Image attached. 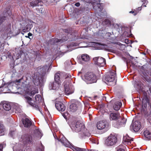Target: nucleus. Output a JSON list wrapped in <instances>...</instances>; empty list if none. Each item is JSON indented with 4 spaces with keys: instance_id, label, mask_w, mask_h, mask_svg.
<instances>
[{
    "instance_id": "b1692460",
    "label": "nucleus",
    "mask_w": 151,
    "mask_h": 151,
    "mask_svg": "<svg viewBox=\"0 0 151 151\" xmlns=\"http://www.w3.org/2000/svg\"><path fill=\"white\" fill-rule=\"evenodd\" d=\"M22 122L25 127L29 128L32 125L31 121L28 118H26L24 119H23Z\"/></svg>"
},
{
    "instance_id": "2f4dec72",
    "label": "nucleus",
    "mask_w": 151,
    "mask_h": 151,
    "mask_svg": "<svg viewBox=\"0 0 151 151\" xmlns=\"http://www.w3.org/2000/svg\"><path fill=\"white\" fill-rule=\"evenodd\" d=\"M5 127L3 123L0 121V136L4 135L5 134Z\"/></svg>"
},
{
    "instance_id": "338daca9",
    "label": "nucleus",
    "mask_w": 151,
    "mask_h": 151,
    "mask_svg": "<svg viewBox=\"0 0 151 151\" xmlns=\"http://www.w3.org/2000/svg\"><path fill=\"white\" fill-rule=\"evenodd\" d=\"M124 61L125 62H126L127 65V62L126 61V60H127L125 58H124Z\"/></svg>"
},
{
    "instance_id": "774afa93",
    "label": "nucleus",
    "mask_w": 151,
    "mask_h": 151,
    "mask_svg": "<svg viewBox=\"0 0 151 151\" xmlns=\"http://www.w3.org/2000/svg\"><path fill=\"white\" fill-rule=\"evenodd\" d=\"M106 96H104L103 97V100H106Z\"/></svg>"
},
{
    "instance_id": "de8ad7c7",
    "label": "nucleus",
    "mask_w": 151,
    "mask_h": 151,
    "mask_svg": "<svg viewBox=\"0 0 151 151\" xmlns=\"http://www.w3.org/2000/svg\"><path fill=\"white\" fill-rule=\"evenodd\" d=\"M124 42L125 43L127 44H128L129 43H132V42L131 41H129L128 39H125L124 40Z\"/></svg>"
},
{
    "instance_id": "ea45409f",
    "label": "nucleus",
    "mask_w": 151,
    "mask_h": 151,
    "mask_svg": "<svg viewBox=\"0 0 151 151\" xmlns=\"http://www.w3.org/2000/svg\"><path fill=\"white\" fill-rule=\"evenodd\" d=\"M147 65H144L142 67H141V70L144 72L146 73L147 72Z\"/></svg>"
},
{
    "instance_id": "e433bc0d",
    "label": "nucleus",
    "mask_w": 151,
    "mask_h": 151,
    "mask_svg": "<svg viewBox=\"0 0 151 151\" xmlns=\"http://www.w3.org/2000/svg\"><path fill=\"white\" fill-rule=\"evenodd\" d=\"M35 99L36 101L39 102H40L42 100V98L40 95L37 94L35 96Z\"/></svg>"
},
{
    "instance_id": "f03ea898",
    "label": "nucleus",
    "mask_w": 151,
    "mask_h": 151,
    "mask_svg": "<svg viewBox=\"0 0 151 151\" xmlns=\"http://www.w3.org/2000/svg\"><path fill=\"white\" fill-rule=\"evenodd\" d=\"M69 125L73 132H80L79 136L80 138H85L87 137L90 136L91 135V134L87 129L85 128L84 124L78 121L72 122Z\"/></svg>"
},
{
    "instance_id": "ddd939ff",
    "label": "nucleus",
    "mask_w": 151,
    "mask_h": 151,
    "mask_svg": "<svg viewBox=\"0 0 151 151\" xmlns=\"http://www.w3.org/2000/svg\"><path fill=\"white\" fill-rule=\"evenodd\" d=\"M95 64L100 67H103L106 64V60L101 57H96L93 58Z\"/></svg>"
},
{
    "instance_id": "a18cd8bd",
    "label": "nucleus",
    "mask_w": 151,
    "mask_h": 151,
    "mask_svg": "<svg viewBox=\"0 0 151 151\" xmlns=\"http://www.w3.org/2000/svg\"><path fill=\"white\" fill-rule=\"evenodd\" d=\"M4 114V111L3 109L0 108V116H3Z\"/></svg>"
},
{
    "instance_id": "f8f14e48",
    "label": "nucleus",
    "mask_w": 151,
    "mask_h": 151,
    "mask_svg": "<svg viewBox=\"0 0 151 151\" xmlns=\"http://www.w3.org/2000/svg\"><path fill=\"white\" fill-rule=\"evenodd\" d=\"M116 73L115 71L112 70L107 73V75L105 77V79L108 82H111L115 80Z\"/></svg>"
},
{
    "instance_id": "5fc2aeb1",
    "label": "nucleus",
    "mask_w": 151,
    "mask_h": 151,
    "mask_svg": "<svg viewBox=\"0 0 151 151\" xmlns=\"http://www.w3.org/2000/svg\"><path fill=\"white\" fill-rule=\"evenodd\" d=\"M8 58H10V59H11V60H12V59L14 60L13 57V56H12V55H11L10 54H8Z\"/></svg>"
},
{
    "instance_id": "c756f323",
    "label": "nucleus",
    "mask_w": 151,
    "mask_h": 151,
    "mask_svg": "<svg viewBox=\"0 0 151 151\" xmlns=\"http://www.w3.org/2000/svg\"><path fill=\"white\" fill-rule=\"evenodd\" d=\"M122 105V104L121 102L119 101L116 102L113 106L114 109L116 111L118 110Z\"/></svg>"
},
{
    "instance_id": "6e6552de",
    "label": "nucleus",
    "mask_w": 151,
    "mask_h": 151,
    "mask_svg": "<svg viewBox=\"0 0 151 151\" xmlns=\"http://www.w3.org/2000/svg\"><path fill=\"white\" fill-rule=\"evenodd\" d=\"M21 79H19L16 80L15 82H12L9 83V88H10V93H18L17 90L20 88V87L19 86L18 84L20 82Z\"/></svg>"
},
{
    "instance_id": "a878e982",
    "label": "nucleus",
    "mask_w": 151,
    "mask_h": 151,
    "mask_svg": "<svg viewBox=\"0 0 151 151\" xmlns=\"http://www.w3.org/2000/svg\"><path fill=\"white\" fill-rule=\"evenodd\" d=\"M13 108L15 113H21L22 112L21 107L17 104H15L14 105Z\"/></svg>"
},
{
    "instance_id": "37998d69",
    "label": "nucleus",
    "mask_w": 151,
    "mask_h": 151,
    "mask_svg": "<svg viewBox=\"0 0 151 151\" xmlns=\"http://www.w3.org/2000/svg\"><path fill=\"white\" fill-rule=\"evenodd\" d=\"M15 133L16 132L14 131H11L9 133V135L11 137L14 138V137L15 136Z\"/></svg>"
},
{
    "instance_id": "864d4df0",
    "label": "nucleus",
    "mask_w": 151,
    "mask_h": 151,
    "mask_svg": "<svg viewBox=\"0 0 151 151\" xmlns=\"http://www.w3.org/2000/svg\"><path fill=\"white\" fill-rule=\"evenodd\" d=\"M4 144H0V151H2Z\"/></svg>"
},
{
    "instance_id": "6ab92c4d",
    "label": "nucleus",
    "mask_w": 151,
    "mask_h": 151,
    "mask_svg": "<svg viewBox=\"0 0 151 151\" xmlns=\"http://www.w3.org/2000/svg\"><path fill=\"white\" fill-rule=\"evenodd\" d=\"M60 82L55 81L50 83L49 86V88L50 90H57L59 88Z\"/></svg>"
},
{
    "instance_id": "c03bdc74",
    "label": "nucleus",
    "mask_w": 151,
    "mask_h": 151,
    "mask_svg": "<svg viewBox=\"0 0 151 151\" xmlns=\"http://www.w3.org/2000/svg\"><path fill=\"white\" fill-rule=\"evenodd\" d=\"M141 1L142 2H143L142 5V6H144L146 7V5L148 3V1H147V0H141Z\"/></svg>"
},
{
    "instance_id": "8fccbe9b",
    "label": "nucleus",
    "mask_w": 151,
    "mask_h": 151,
    "mask_svg": "<svg viewBox=\"0 0 151 151\" xmlns=\"http://www.w3.org/2000/svg\"><path fill=\"white\" fill-rule=\"evenodd\" d=\"M76 44L74 42H72L68 46V48H69L70 46H76Z\"/></svg>"
},
{
    "instance_id": "1a4fd4ad",
    "label": "nucleus",
    "mask_w": 151,
    "mask_h": 151,
    "mask_svg": "<svg viewBox=\"0 0 151 151\" xmlns=\"http://www.w3.org/2000/svg\"><path fill=\"white\" fill-rule=\"evenodd\" d=\"M117 141V137L114 135L110 134L105 141V144L108 146H111L115 145Z\"/></svg>"
},
{
    "instance_id": "58836bf2",
    "label": "nucleus",
    "mask_w": 151,
    "mask_h": 151,
    "mask_svg": "<svg viewBox=\"0 0 151 151\" xmlns=\"http://www.w3.org/2000/svg\"><path fill=\"white\" fill-rule=\"evenodd\" d=\"M86 150V149L85 148H79L78 147H76L74 148V151H85Z\"/></svg>"
},
{
    "instance_id": "6e6d98bb",
    "label": "nucleus",
    "mask_w": 151,
    "mask_h": 151,
    "mask_svg": "<svg viewBox=\"0 0 151 151\" xmlns=\"http://www.w3.org/2000/svg\"><path fill=\"white\" fill-rule=\"evenodd\" d=\"M38 58V60H39L40 59V55L38 53V52H37L36 53V58Z\"/></svg>"
},
{
    "instance_id": "a19ab883",
    "label": "nucleus",
    "mask_w": 151,
    "mask_h": 151,
    "mask_svg": "<svg viewBox=\"0 0 151 151\" xmlns=\"http://www.w3.org/2000/svg\"><path fill=\"white\" fill-rule=\"evenodd\" d=\"M69 114L66 111L64 113H62V115L64 118L66 119H67V116H68Z\"/></svg>"
},
{
    "instance_id": "72a5a7b5",
    "label": "nucleus",
    "mask_w": 151,
    "mask_h": 151,
    "mask_svg": "<svg viewBox=\"0 0 151 151\" xmlns=\"http://www.w3.org/2000/svg\"><path fill=\"white\" fill-rule=\"evenodd\" d=\"M102 24L104 26H109L110 25L111 22L109 19H105L102 22Z\"/></svg>"
},
{
    "instance_id": "680f3d73",
    "label": "nucleus",
    "mask_w": 151,
    "mask_h": 151,
    "mask_svg": "<svg viewBox=\"0 0 151 151\" xmlns=\"http://www.w3.org/2000/svg\"><path fill=\"white\" fill-rule=\"evenodd\" d=\"M32 35V34L31 33H29L28 34V36H26L27 37H29V39H31V38L30 37V36H31Z\"/></svg>"
},
{
    "instance_id": "473e14b6",
    "label": "nucleus",
    "mask_w": 151,
    "mask_h": 151,
    "mask_svg": "<svg viewBox=\"0 0 151 151\" xmlns=\"http://www.w3.org/2000/svg\"><path fill=\"white\" fill-rule=\"evenodd\" d=\"M145 137L148 139L149 140L151 138V132L148 130H146L144 132Z\"/></svg>"
},
{
    "instance_id": "9b49d317",
    "label": "nucleus",
    "mask_w": 151,
    "mask_h": 151,
    "mask_svg": "<svg viewBox=\"0 0 151 151\" xmlns=\"http://www.w3.org/2000/svg\"><path fill=\"white\" fill-rule=\"evenodd\" d=\"M44 79L42 77L35 73L32 75V80L35 86H38L40 84V82H43Z\"/></svg>"
},
{
    "instance_id": "5701e85b",
    "label": "nucleus",
    "mask_w": 151,
    "mask_h": 151,
    "mask_svg": "<svg viewBox=\"0 0 151 151\" xmlns=\"http://www.w3.org/2000/svg\"><path fill=\"white\" fill-rule=\"evenodd\" d=\"M126 135L127 136L124 137L122 142L125 145H130L132 141H133V140L132 139H130L131 138L129 137L127 134Z\"/></svg>"
},
{
    "instance_id": "bb28decb",
    "label": "nucleus",
    "mask_w": 151,
    "mask_h": 151,
    "mask_svg": "<svg viewBox=\"0 0 151 151\" xmlns=\"http://www.w3.org/2000/svg\"><path fill=\"white\" fill-rule=\"evenodd\" d=\"M120 117H122L121 116H119V114L118 113H111L110 115V118L111 120H116V119H118Z\"/></svg>"
},
{
    "instance_id": "4468645a",
    "label": "nucleus",
    "mask_w": 151,
    "mask_h": 151,
    "mask_svg": "<svg viewBox=\"0 0 151 151\" xmlns=\"http://www.w3.org/2000/svg\"><path fill=\"white\" fill-rule=\"evenodd\" d=\"M9 83H6L4 82H3L1 86L0 87V94L2 93V92L3 93H10V88H9Z\"/></svg>"
},
{
    "instance_id": "7c9ffc66",
    "label": "nucleus",
    "mask_w": 151,
    "mask_h": 151,
    "mask_svg": "<svg viewBox=\"0 0 151 151\" xmlns=\"http://www.w3.org/2000/svg\"><path fill=\"white\" fill-rule=\"evenodd\" d=\"M32 76L30 73H27L25 76H23L22 78L25 81H30L32 79Z\"/></svg>"
},
{
    "instance_id": "09e8293b",
    "label": "nucleus",
    "mask_w": 151,
    "mask_h": 151,
    "mask_svg": "<svg viewBox=\"0 0 151 151\" xmlns=\"http://www.w3.org/2000/svg\"><path fill=\"white\" fill-rule=\"evenodd\" d=\"M83 72H82L81 71H79L78 72V76L79 77H80L81 78H82V79H83L82 76H83Z\"/></svg>"
},
{
    "instance_id": "aec40b11",
    "label": "nucleus",
    "mask_w": 151,
    "mask_h": 151,
    "mask_svg": "<svg viewBox=\"0 0 151 151\" xmlns=\"http://www.w3.org/2000/svg\"><path fill=\"white\" fill-rule=\"evenodd\" d=\"M55 106L56 109L59 111H63L65 109V106L62 102L58 101L55 104Z\"/></svg>"
},
{
    "instance_id": "79ce46f5",
    "label": "nucleus",
    "mask_w": 151,
    "mask_h": 151,
    "mask_svg": "<svg viewBox=\"0 0 151 151\" xmlns=\"http://www.w3.org/2000/svg\"><path fill=\"white\" fill-rule=\"evenodd\" d=\"M38 93V90H34L32 91L29 93V95L31 96L32 97L36 93Z\"/></svg>"
},
{
    "instance_id": "f704fd0d",
    "label": "nucleus",
    "mask_w": 151,
    "mask_h": 151,
    "mask_svg": "<svg viewBox=\"0 0 151 151\" xmlns=\"http://www.w3.org/2000/svg\"><path fill=\"white\" fill-rule=\"evenodd\" d=\"M81 58L82 60L87 62L89 60V57L88 55L87 54H83L82 55Z\"/></svg>"
},
{
    "instance_id": "0eeeda50",
    "label": "nucleus",
    "mask_w": 151,
    "mask_h": 151,
    "mask_svg": "<svg viewBox=\"0 0 151 151\" xmlns=\"http://www.w3.org/2000/svg\"><path fill=\"white\" fill-rule=\"evenodd\" d=\"M84 81L87 84L96 83L97 81L96 76L92 72H88L85 75Z\"/></svg>"
},
{
    "instance_id": "7ed1b4c3",
    "label": "nucleus",
    "mask_w": 151,
    "mask_h": 151,
    "mask_svg": "<svg viewBox=\"0 0 151 151\" xmlns=\"http://www.w3.org/2000/svg\"><path fill=\"white\" fill-rule=\"evenodd\" d=\"M43 135L38 129H36L32 132L29 131V134H27L22 135L19 139L20 141L23 142L24 145H27L28 144L33 143L32 138H41Z\"/></svg>"
},
{
    "instance_id": "20e7f679",
    "label": "nucleus",
    "mask_w": 151,
    "mask_h": 151,
    "mask_svg": "<svg viewBox=\"0 0 151 151\" xmlns=\"http://www.w3.org/2000/svg\"><path fill=\"white\" fill-rule=\"evenodd\" d=\"M87 3L91 4L93 8L95 10L96 15L101 18L104 17L106 15L105 11L103 10V4L97 3V0H85Z\"/></svg>"
},
{
    "instance_id": "9d476101",
    "label": "nucleus",
    "mask_w": 151,
    "mask_h": 151,
    "mask_svg": "<svg viewBox=\"0 0 151 151\" xmlns=\"http://www.w3.org/2000/svg\"><path fill=\"white\" fill-rule=\"evenodd\" d=\"M127 119L123 117H120L117 121L114 122L113 125V126L117 128L124 126L126 122Z\"/></svg>"
},
{
    "instance_id": "c9c22d12",
    "label": "nucleus",
    "mask_w": 151,
    "mask_h": 151,
    "mask_svg": "<svg viewBox=\"0 0 151 151\" xmlns=\"http://www.w3.org/2000/svg\"><path fill=\"white\" fill-rule=\"evenodd\" d=\"M60 74L59 73H57L55 74L54 77V81L57 82H60Z\"/></svg>"
},
{
    "instance_id": "a211bd4d",
    "label": "nucleus",
    "mask_w": 151,
    "mask_h": 151,
    "mask_svg": "<svg viewBox=\"0 0 151 151\" xmlns=\"http://www.w3.org/2000/svg\"><path fill=\"white\" fill-rule=\"evenodd\" d=\"M26 102L34 108L36 110L39 111L41 113V111L40 107L37 104L36 105L35 103L32 102V99L29 96L25 97Z\"/></svg>"
},
{
    "instance_id": "412c9836",
    "label": "nucleus",
    "mask_w": 151,
    "mask_h": 151,
    "mask_svg": "<svg viewBox=\"0 0 151 151\" xmlns=\"http://www.w3.org/2000/svg\"><path fill=\"white\" fill-rule=\"evenodd\" d=\"M79 106H81V103L78 101H76L75 103H72L70 106V111L72 112H74L76 111L78 107Z\"/></svg>"
},
{
    "instance_id": "f3484780",
    "label": "nucleus",
    "mask_w": 151,
    "mask_h": 151,
    "mask_svg": "<svg viewBox=\"0 0 151 151\" xmlns=\"http://www.w3.org/2000/svg\"><path fill=\"white\" fill-rule=\"evenodd\" d=\"M57 139L58 141L60 142L63 145L67 147H70L71 146V144L63 136H61L59 138H57Z\"/></svg>"
},
{
    "instance_id": "4c0bfd02",
    "label": "nucleus",
    "mask_w": 151,
    "mask_h": 151,
    "mask_svg": "<svg viewBox=\"0 0 151 151\" xmlns=\"http://www.w3.org/2000/svg\"><path fill=\"white\" fill-rule=\"evenodd\" d=\"M142 9V6L140 7H139L137 8L134 9L135 13L134 14V15L135 16L136 15H137V14Z\"/></svg>"
},
{
    "instance_id": "e2e57ef3",
    "label": "nucleus",
    "mask_w": 151,
    "mask_h": 151,
    "mask_svg": "<svg viewBox=\"0 0 151 151\" xmlns=\"http://www.w3.org/2000/svg\"><path fill=\"white\" fill-rule=\"evenodd\" d=\"M71 76V75L68 74L67 75V76L65 78H70Z\"/></svg>"
},
{
    "instance_id": "4d7b16f0",
    "label": "nucleus",
    "mask_w": 151,
    "mask_h": 151,
    "mask_svg": "<svg viewBox=\"0 0 151 151\" xmlns=\"http://www.w3.org/2000/svg\"><path fill=\"white\" fill-rule=\"evenodd\" d=\"M117 151H124V150L123 149L121 148H119V147H118V150Z\"/></svg>"
},
{
    "instance_id": "cd10ccee",
    "label": "nucleus",
    "mask_w": 151,
    "mask_h": 151,
    "mask_svg": "<svg viewBox=\"0 0 151 151\" xmlns=\"http://www.w3.org/2000/svg\"><path fill=\"white\" fill-rule=\"evenodd\" d=\"M11 107L10 104L8 103L5 102L3 104V108L4 110L9 111L11 109Z\"/></svg>"
},
{
    "instance_id": "423d86ee",
    "label": "nucleus",
    "mask_w": 151,
    "mask_h": 151,
    "mask_svg": "<svg viewBox=\"0 0 151 151\" xmlns=\"http://www.w3.org/2000/svg\"><path fill=\"white\" fill-rule=\"evenodd\" d=\"M50 69V66L48 67L47 65L43 66H40L37 68V72L36 73L45 78V76L49 73Z\"/></svg>"
},
{
    "instance_id": "2eb2a0df",
    "label": "nucleus",
    "mask_w": 151,
    "mask_h": 151,
    "mask_svg": "<svg viewBox=\"0 0 151 151\" xmlns=\"http://www.w3.org/2000/svg\"><path fill=\"white\" fill-rule=\"evenodd\" d=\"M65 91L66 95L72 94L74 91V87L71 84L67 83L64 84Z\"/></svg>"
},
{
    "instance_id": "49530a36",
    "label": "nucleus",
    "mask_w": 151,
    "mask_h": 151,
    "mask_svg": "<svg viewBox=\"0 0 151 151\" xmlns=\"http://www.w3.org/2000/svg\"><path fill=\"white\" fill-rule=\"evenodd\" d=\"M6 17H0V25L5 19Z\"/></svg>"
},
{
    "instance_id": "f257e3e1",
    "label": "nucleus",
    "mask_w": 151,
    "mask_h": 151,
    "mask_svg": "<svg viewBox=\"0 0 151 151\" xmlns=\"http://www.w3.org/2000/svg\"><path fill=\"white\" fill-rule=\"evenodd\" d=\"M133 84L134 87L138 91H142L144 93V96L142 99V107L146 108L147 106H150L149 110L150 112L147 116V119L149 122L151 124V104L150 103L149 99L147 97L145 91H143V87L142 86L141 82L138 81H133Z\"/></svg>"
},
{
    "instance_id": "0e129e2a",
    "label": "nucleus",
    "mask_w": 151,
    "mask_h": 151,
    "mask_svg": "<svg viewBox=\"0 0 151 151\" xmlns=\"http://www.w3.org/2000/svg\"><path fill=\"white\" fill-rule=\"evenodd\" d=\"M37 151H43V150L40 148H38L37 150Z\"/></svg>"
},
{
    "instance_id": "052dcab7",
    "label": "nucleus",
    "mask_w": 151,
    "mask_h": 151,
    "mask_svg": "<svg viewBox=\"0 0 151 151\" xmlns=\"http://www.w3.org/2000/svg\"><path fill=\"white\" fill-rule=\"evenodd\" d=\"M75 5L77 7H78L80 5V4L79 2H77L75 4Z\"/></svg>"
},
{
    "instance_id": "bf43d9fd",
    "label": "nucleus",
    "mask_w": 151,
    "mask_h": 151,
    "mask_svg": "<svg viewBox=\"0 0 151 151\" xmlns=\"http://www.w3.org/2000/svg\"><path fill=\"white\" fill-rule=\"evenodd\" d=\"M106 36L110 37V36L111 35V34L110 32H107L106 34Z\"/></svg>"
},
{
    "instance_id": "13d9d810",
    "label": "nucleus",
    "mask_w": 151,
    "mask_h": 151,
    "mask_svg": "<svg viewBox=\"0 0 151 151\" xmlns=\"http://www.w3.org/2000/svg\"><path fill=\"white\" fill-rule=\"evenodd\" d=\"M129 13H132L134 15V14L135 13L134 9H132V11H130Z\"/></svg>"
},
{
    "instance_id": "dca6fc26",
    "label": "nucleus",
    "mask_w": 151,
    "mask_h": 151,
    "mask_svg": "<svg viewBox=\"0 0 151 151\" xmlns=\"http://www.w3.org/2000/svg\"><path fill=\"white\" fill-rule=\"evenodd\" d=\"M108 124L107 122L105 120L99 121L98 122L97 124V127L99 129H105L107 130L108 128Z\"/></svg>"
},
{
    "instance_id": "393cba45",
    "label": "nucleus",
    "mask_w": 151,
    "mask_h": 151,
    "mask_svg": "<svg viewBox=\"0 0 151 151\" xmlns=\"http://www.w3.org/2000/svg\"><path fill=\"white\" fill-rule=\"evenodd\" d=\"M41 0H36L32 1L30 3V5L32 7L35 6H39L40 5L41 6Z\"/></svg>"
},
{
    "instance_id": "4be33fe9",
    "label": "nucleus",
    "mask_w": 151,
    "mask_h": 151,
    "mask_svg": "<svg viewBox=\"0 0 151 151\" xmlns=\"http://www.w3.org/2000/svg\"><path fill=\"white\" fill-rule=\"evenodd\" d=\"M141 127L140 122L135 121L133 124V129L135 132H138L139 130Z\"/></svg>"
},
{
    "instance_id": "603ef678",
    "label": "nucleus",
    "mask_w": 151,
    "mask_h": 151,
    "mask_svg": "<svg viewBox=\"0 0 151 151\" xmlns=\"http://www.w3.org/2000/svg\"><path fill=\"white\" fill-rule=\"evenodd\" d=\"M24 151H31V150L29 147H27L24 150Z\"/></svg>"
},
{
    "instance_id": "39448f33",
    "label": "nucleus",
    "mask_w": 151,
    "mask_h": 151,
    "mask_svg": "<svg viewBox=\"0 0 151 151\" xmlns=\"http://www.w3.org/2000/svg\"><path fill=\"white\" fill-rule=\"evenodd\" d=\"M68 31V29H65V35H66L67 36H64L62 38L59 39L56 38H52L50 40V44L52 45H58L59 43H60L65 41L67 40L68 38L71 39V37L70 36L72 35V34L69 33Z\"/></svg>"
},
{
    "instance_id": "3c124183",
    "label": "nucleus",
    "mask_w": 151,
    "mask_h": 151,
    "mask_svg": "<svg viewBox=\"0 0 151 151\" xmlns=\"http://www.w3.org/2000/svg\"><path fill=\"white\" fill-rule=\"evenodd\" d=\"M12 72L13 73L12 74V77H14L15 76H17V73L16 72L15 70L13 69Z\"/></svg>"
},
{
    "instance_id": "c85d7f7f",
    "label": "nucleus",
    "mask_w": 151,
    "mask_h": 151,
    "mask_svg": "<svg viewBox=\"0 0 151 151\" xmlns=\"http://www.w3.org/2000/svg\"><path fill=\"white\" fill-rule=\"evenodd\" d=\"M32 27V24L29 23L27 24L24 29H23L22 33L23 35L24 33L22 32H25L29 31L30 30Z\"/></svg>"
},
{
    "instance_id": "69168bd1",
    "label": "nucleus",
    "mask_w": 151,
    "mask_h": 151,
    "mask_svg": "<svg viewBox=\"0 0 151 151\" xmlns=\"http://www.w3.org/2000/svg\"><path fill=\"white\" fill-rule=\"evenodd\" d=\"M88 27L85 28L84 30H85L86 32H88Z\"/></svg>"
}]
</instances>
